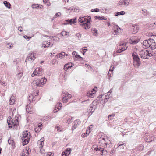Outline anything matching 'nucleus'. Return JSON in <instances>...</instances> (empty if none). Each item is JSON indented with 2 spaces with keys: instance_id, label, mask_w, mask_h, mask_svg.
Masks as SVG:
<instances>
[{
  "instance_id": "4c0bfd02",
  "label": "nucleus",
  "mask_w": 156,
  "mask_h": 156,
  "mask_svg": "<svg viewBox=\"0 0 156 156\" xmlns=\"http://www.w3.org/2000/svg\"><path fill=\"white\" fill-rule=\"evenodd\" d=\"M138 149L140 151H142L144 148V146L143 145H141L138 147Z\"/></svg>"
},
{
  "instance_id": "393cba45",
  "label": "nucleus",
  "mask_w": 156,
  "mask_h": 156,
  "mask_svg": "<svg viewBox=\"0 0 156 156\" xmlns=\"http://www.w3.org/2000/svg\"><path fill=\"white\" fill-rule=\"evenodd\" d=\"M44 140H43L42 139H41L38 140V144H39V148L41 147H42L43 146L44 144Z\"/></svg>"
},
{
  "instance_id": "4468645a",
  "label": "nucleus",
  "mask_w": 156,
  "mask_h": 156,
  "mask_svg": "<svg viewBox=\"0 0 156 156\" xmlns=\"http://www.w3.org/2000/svg\"><path fill=\"white\" fill-rule=\"evenodd\" d=\"M33 107L31 106V105L29 104V105H27L26 106V111L27 112L30 114H32L33 113Z\"/></svg>"
},
{
  "instance_id": "9d476101",
  "label": "nucleus",
  "mask_w": 156,
  "mask_h": 156,
  "mask_svg": "<svg viewBox=\"0 0 156 156\" xmlns=\"http://www.w3.org/2000/svg\"><path fill=\"white\" fill-rule=\"evenodd\" d=\"M53 45V43L48 41H44L42 44V47H44V48L51 47Z\"/></svg>"
},
{
  "instance_id": "49530a36",
  "label": "nucleus",
  "mask_w": 156,
  "mask_h": 156,
  "mask_svg": "<svg viewBox=\"0 0 156 156\" xmlns=\"http://www.w3.org/2000/svg\"><path fill=\"white\" fill-rule=\"evenodd\" d=\"M61 15V14L60 12H58L56 13L54 16V18H56L57 17H59Z\"/></svg>"
},
{
  "instance_id": "4be33fe9",
  "label": "nucleus",
  "mask_w": 156,
  "mask_h": 156,
  "mask_svg": "<svg viewBox=\"0 0 156 156\" xmlns=\"http://www.w3.org/2000/svg\"><path fill=\"white\" fill-rule=\"evenodd\" d=\"M36 96V95L34 97L32 95H31L30 96H29L28 97V98L29 101L30 102H31V101H35V96Z\"/></svg>"
},
{
  "instance_id": "bb28decb",
  "label": "nucleus",
  "mask_w": 156,
  "mask_h": 156,
  "mask_svg": "<svg viewBox=\"0 0 156 156\" xmlns=\"http://www.w3.org/2000/svg\"><path fill=\"white\" fill-rule=\"evenodd\" d=\"M62 94L63 95H66V96L67 97L68 99H70L71 98V95L66 91L62 92Z\"/></svg>"
},
{
  "instance_id": "69168bd1",
  "label": "nucleus",
  "mask_w": 156,
  "mask_h": 156,
  "mask_svg": "<svg viewBox=\"0 0 156 156\" xmlns=\"http://www.w3.org/2000/svg\"><path fill=\"white\" fill-rule=\"evenodd\" d=\"M98 151H102L103 148H101L100 147H98Z\"/></svg>"
},
{
  "instance_id": "c03bdc74",
  "label": "nucleus",
  "mask_w": 156,
  "mask_h": 156,
  "mask_svg": "<svg viewBox=\"0 0 156 156\" xmlns=\"http://www.w3.org/2000/svg\"><path fill=\"white\" fill-rule=\"evenodd\" d=\"M37 70H35L34 72L31 75V76L32 77H34L35 76H36V72H37Z\"/></svg>"
},
{
  "instance_id": "9b49d317",
  "label": "nucleus",
  "mask_w": 156,
  "mask_h": 156,
  "mask_svg": "<svg viewBox=\"0 0 156 156\" xmlns=\"http://www.w3.org/2000/svg\"><path fill=\"white\" fill-rule=\"evenodd\" d=\"M35 70H37V71L36 72V76H41L44 73V71L42 68L41 67L39 68H37Z\"/></svg>"
},
{
  "instance_id": "1a4fd4ad",
  "label": "nucleus",
  "mask_w": 156,
  "mask_h": 156,
  "mask_svg": "<svg viewBox=\"0 0 156 156\" xmlns=\"http://www.w3.org/2000/svg\"><path fill=\"white\" fill-rule=\"evenodd\" d=\"M81 123L80 120L77 119L75 120L73 123V125L72 127V130H74Z\"/></svg>"
},
{
  "instance_id": "a19ab883",
  "label": "nucleus",
  "mask_w": 156,
  "mask_h": 156,
  "mask_svg": "<svg viewBox=\"0 0 156 156\" xmlns=\"http://www.w3.org/2000/svg\"><path fill=\"white\" fill-rule=\"evenodd\" d=\"M91 11L92 12H98L99 11V9L98 8H96L95 9H92L91 10Z\"/></svg>"
},
{
  "instance_id": "0eeeda50",
  "label": "nucleus",
  "mask_w": 156,
  "mask_h": 156,
  "mask_svg": "<svg viewBox=\"0 0 156 156\" xmlns=\"http://www.w3.org/2000/svg\"><path fill=\"white\" fill-rule=\"evenodd\" d=\"M12 119H9H9H7V121L8 125V126L9 128H12V126H13L15 127L16 126L18 123V122L17 120H15L14 122H12Z\"/></svg>"
},
{
  "instance_id": "f8f14e48",
  "label": "nucleus",
  "mask_w": 156,
  "mask_h": 156,
  "mask_svg": "<svg viewBox=\"0 0 156 156\" xmlns=\"http://www.w3.org/2000/svg\"><path fill=\"white\" fill-rule=\"evenodd\" d=\"M16 99L15 98V96L12 95L9 100V104L12 105L16 104Z\"/></svg>"
},
{
  "instance_id": "bf43d9fd",
  "label": "nucleus",
  "mask_w": 156,
  "mask_h": 156,
  "mask_svg": "<svg viewBox=\"0 0 156 156\" xmlns=\"http://www.w3.org/2000/svg\"><path fill=\"white\" fill-rule=\"evenodd\" d=\"M55 129H57V130L58 131H62V130L61 129L60 127L58 126H56Z\"/></svg>"
},
{
  "instance_id": "8fccbe9b",
  "label": "nucleus",
  "mask_w": 156,
  "mask_h": 156,
  "mask_svg": "<svg viewBox=\"0 0 156 156\" xmlns=\"http://www.w3.org/2000/svg\"><path fill=\"white\" fill-rule=\"evenodd\" d=\"M95 108H93V107L92 106L90 107V108L89 109V110L92 113L94 111Z\"/></svg>"
},
{
  "instance_id": "79ce46f5",
  "label": "nucleus",
  "mask_w": 156,
  "mask_h": 156,
  "mask_svg": "<svg viewBox=\"0 0 156 156\" xmlns=\"http://www.w3.org/2000/svg\"><path fill=\"white\" fill-rule=\"evenodd\" d=\"M40 152L41 154H44L45 153V150L42 147L40 148Z\"/></svg>"
},
{
  "instance_id": "473e14b6",
  "label": "nucleus",
  "mask_w": 156,
  "mask_h": 156,
  "mask_svg": "<svg viewBox=\"0 0 156 156\" xmlns=\"http://www.w3.org/2000/svg\"><path fill=\"white\" fill-rule=\"evenodd\" d=\"M8 143L9 144H12V145L13 146H14L15 143L13 141V140H11L9 139L8 140Z\"/></svg>"
},
{
  "instance_id": "f03ea898",
  "label": "nucleus",
  "mask_w": 156,
  "mask_h": 156,
  "mask_svg": "<svg viewBox=\"0 0 156 156\" xmlns=\"http://www.w3.org/2000/svg\"><path fill=\"white\" fill-rule=\"evenodd\" d=\"M143 47L145 49L150 47L151 49L154 50L156 48V43L153 39H149L143 41Z\"/></svg>"
},
{
  "instance_id": "412c9836",
  "label": "nucleus",
  "mask_w": 156,
  "mask_h": 156,
  "mask_svg": "<svg viewBox=\"0 0 156 156\" xmlns=\"http://www.w3.org/2000/svg\"><path fill=\"white\" fill-rule=\"evenodd\" d=\"M28 150H29V147H26L25 150L23 152H22V155L23 156H27L28 155L29 151H28Z\"/></svg>"
},
{
  "instance_id": "72a5a7b5",
  "label": "nucleus",
  "mask_w": 156,
  "mask_h": 156,
  "mask_svg": "<svg viewBox=\"0 0 156 156\" xmlns=\"http://www.w3.org/2000/svg\"><path fill=\"white\" fill-rule=\"evenodd\" d=\"M125 12L124 11H121L120 12H118L116 13V14H115V16H117L119 15H124L125 14Z\"/></svg>"
},
{
  "instance_id": "cd10ccee",
  "label": "nucleus",
  "mask_w": 156,
  "mask_h": 156,
  "mask_svg": "<svg viewBox=\"0 0 156 156\" xmlns=\"http://www.w3.org/2000/svg\"><path fill=\"white\" fill-rule=\"evenodd\" d=\"M75 37L76 38V41H78L80 40V38H81V35L80 33H76Z\"/></svg>"
},
{
  "instance_id": "052dcab7",
  "label": "nucleus",
  "mask_w": 156,
  "mask_h": 156,
  "mask_svg": "<svg viewBox=\"0 0 156 156\" xmlns=\"http://www.w3.org/2000/svg\"><path fill=\"white\" fill-rule=\"evenodd\" d=\"M8 45L9 46V48H11L13 47V45L11 43H9L8 44Z\"/></svg>"
},
{
  "instance_id": "5fc2aeb1",
  "label": "nucleus",
  "mask_w": 156,
  "mask_h": 156,
  "mask_svg": "<svg viewBox=\"0 0 156 156\" xmlns=\"http://www.w3.org/2000/svg\"><path fill=\"white\" fill-rule=\"evenodd\" d=\"M0 83L2 85L4 86H5L6 85V83L3 81H2L1 80H0Z\"/></svg>"
},
{
  "instance_id": "39448f33",
  "label": "nucleus",
  "mask_w": 156,
  "mask_h": 156,
  "mask_svg": "<svg viewBox=\"0 0 156 156\" xmlns=\"http://www.w3.org/2000/svg\"><path fill=\"white\" fill-rule=\"evenodd\" d=\"M132 56L134 60L133 65L135 66L138 68L140 65V59L137 53L134 51L132 54Z\"/></svg>"
},
{
  "instance_id": "e2e57ef3",
  "label": "nucleus",
  "mask_w": 156,
  "mask_h": 156,
  "mask_svg": "<svg viewBox=\"0 0 156 156\" xmlns=\"http://www.w3.org/2000/svg\"><path fill=\"white\" fill-rule=\"evenodd\" d=\"M95 19H101V18H102V17L99 16H97L95 17Z\"/></svg>"
},
{
  "instance_id": "680f3d73",
  "label": "nucleus",
  "mask_w": 156,
  "mask_h": 156,
  "mask_svg": "<svg viewBox=\"0 0 156 156\" xmlns=\"http://www.w3.org/2000/svg\"><path fill=\"white\" fill-rule=\"evenodd\" d=\"M84 48H83L82 50H83V52H84V53H85L86 52V51L87 50V47H85Z\"/></svg>"
},
{
  "instance_id": "6e6d98bb",
  "label": "nucleus",
  "mask_w": 156,
  "mask_h": 156,
  "mask_svg": "<svg viewBox=\"0 0 156 156\" xmlns=\"http://www.w3.org/2000/svg\"><path fill=\"white\" fill-rule=\"evenodd\" d=\"M125 143H124L123 142H119L118 144V145L119 147V146H122L123 145H124V144Z\"/></svg>"
},
{
  "instance_id": "a18cd8bd",
  "label": "nucleus",
  "mask_w": 156,
  "mask_h": 156,
  "mask_svg": "<svg viewBox=\"0 0 156 156\" xmlns=\"http://www.w3.org/2000/svg\"><path fill=\"white\" fill-rule=\"evenodd\" d=\"M88 135L87 133L86 132L85 133H82L81 135L82 137H85Z\"/></svg>"
},
{
  "instance_id": "37998d69",
  "label": "nucleus",
  "mask_w": 156,
  "mask_h": 156,
  "mask_svg": "<svg viewBox=\"0 0 156 156\" xmlns=\"http://www.w3.org/2000/svg\"><path fill=\"white\" fill-rule=\"evenodd\" d=\"M58 105L57 106V109H58V110H59L62 107V104L60 103H58Z\"/></svg>"
},
{
  "instance_id": "6e6552de",
  "label": "nucleus",
  "mask_w": 156,
  "mask_h": 156,
  "mask_svg": "<svg viewBox=\"0 0 156 156\" xmlns=\"http://www.w3.org/2000/svg\"><path fill=\"white\" fill-rule=\"evenodd\" d=\"M113 30H114V33H115L114 34L115 35L119 34L122 32V30L117 25H114L113 28Z\"/></svg>"
},
{
  "instance_id": "6ab92c4d",
  "label": "nucleus",
  "mask_w": 156,
  "mask_h": 156,
  "mask_svg": "<svg viewBox=\"0 0 156 156\" xmlns=\"http://www.w3.org/2000/svg\"><path fill=\"white\" fill-rule=\"evenodd\" d=\"M132 30H133L132 31L133 33L135 34L139 30V28L137 25H135L132 26Z\"/></svg>"
},
{
  "instance_id": "2f4dec72",
  "label": "nucleus",
  "mask_w": 156,
  "mask_h": 156,
  "mask_svg": "<svg viewBox=\"0 0 156 156\" xmlns=\"http://www.w3.org/2000/svg\"><path fill=\"white\" fill-rule=\"evenodd\" d=\"M69 99H68L67 97L66 96V95H63L62 101L63 103H66L68 101V100Z\"/></svg>"
},
{
  "instance_id": "58836bf2",
  "label": "nucleus",
  "mask_w": 156,
  "mask_h": 156,
  "mask_svg": "<svg viewBox=\"0 0 156 156\" xmlns=\"http://www.w3.org/2000/svg\"><path fill=\"white\" fill-rule=\"evenodd\" d=\"M23 73L22 72H20L17 74V77L19 79H20L22 76Z\"/></svg>"
},
{
  "instance_id": "423d86ee",
  "label": "nucleus",
  "mask_w": 156,
  "mask_h": 156,
  "mask_svg": "<svg viewBox=\"0 0 156 156\" xmlns=\"http://www.w3.org/2000/svg\"><path fill=\"white\" fill-rule=\"evenodd\" d=\"M139 55L141 58L143 59H148L147 56L148 51L146 50H141L139 51Z\"/></svg>"
},
{
  "instance_id": "e433bc0d",
  "label": "nucleus",
  "mask_w": 156,
  "mask_h": 156,
  "mask_svg": "<svg viewBox=\"0 0 156 156\" xmlns=\"http://www.w3.org/2000/svg\"><path fill=\"white\" fill-rule=\"evenodd\" d=\"M107 153V151L106 150H104V149L102 150L101 151L102 155H105Z\"/></svg>"
},
{
  "instance_id": "7c9ffc66",
  "label": "nucleus",
  "mask_w": 156,
  "mask_h": 156,
  "mask_svg": "<svg viewBox=\"0 0 156 156\" xmlns=\"http://www.w3.org/2000/svg\"><path fill=\"white\" fill-rule=\"evenodd\" d=\"M92 31L93 34L95 36H97L98 34V30L95 28H92Z\"/></svg>"
},
{
  "instance_id": "603ef678",
  "label": "nucleus",
  "mask_w": 156,
  "mask_h": 156,
  "mask_svg": "<svg viewBox=\"0 0 156 156\" xmlns=\"http://www.w3.org/2000/svg\"><path fill=\"white\" fill-rule=\"evenodd\" d=\"M123 4V1H120L118 3L117 5L118 6L121 5Z\"/></svg>"
},
{
  "instance_id": "c9c22d12",
  "label": "nucleus",
  "mask_w": 156,
  "mask_h": 156,
  "mask_svg": "<svg viewBox=\"0 0 156 156\" xmlns=\"http://www.w3.org/2000/svg\"><path fill=\"white\" fill-rule=\"evenodd\" d=\"M40 5L38 4H33L32 5L31 7L33 8H36L39 7Z\"/></svg>"
},
{
  "instance_id": "13d9d810",
  "label": "nucleus",
  "mask_w": 156,
  "mask_h": 156,
  "mask_svg": "<svg viewBox=\"0 0 156 156\" xmlns=\"http://www.w3.org/2000/svg\"><path fill=\"white\" fill-rule=\"evenodd\" d=\"M59 40V38L58 37H54V40L55 41H58Z\"/></svg>"
},
{
  "instance_id": "5701e85b",
  "label": "nucleus",
  "mask_w": 156,
  "mask_h": 156,
  "mask_svg": "<svg viewBox=\"0 0 156 156\" xmlns=\"http://www.w3.org/2000/svg\"><path fill=\"white\" fill-rule=\"evenodd\" d=\"M140 40L139 39H136L134 40L130 39L129 43L131 44H135L138 43Z\"/></svg>"
},
{
  "instance_id": "ea45409f",
  "label": "nucleus",
  "mask_w": 156,
  "mask_h": 156,
  "mask_svg": "<svg viewBox=\"0 0 156 156\" xmlns=\"http://www.w3.org/2000/svg\"><path fill=\"white\" fill-rule=\"evenodd\" d=\"M118 48H119L118 49V50L117 51V53H120L123 51L122 50L123 48H120L119 46Z\"/></svg>"
},
{
  "instance_id": "a878e982",
  "label": "nucleus",
  "mask_w": 156,
  "mask_h": 156,
  "mask_svg": "<svg viewBox=\"0 0 156 156\" xmlns=\"http://www.w3.org/2000/svg\"><path fill=\"white\" fill-rule=\"evenodd\" d=\"M62 94L63 95H66V96L67 97L68 99H70L71 98V95L66 91L62 92Z\"/></svg>"
},
{
  "instance_id": "864d4df0",
  "label": "nucleus",
  "mask_w": 156,
  "mask_h": 156,
  "mask_svg": "<svg viewBox=\"0 0 156 156\" xmlns=\"http://www.w3.org/2000/svg\"><path fill=\"white\" fill-rule=\"evenodd\" d=\"M152 53H149L148 51V53H147V56L149 58V57H151L153 55V54L152 53Z\"/></svg>"
},
{
  "instance_id": "c85d7f7f",
  "label": "nucleus",
  "mask_w": 156,
  "mask_h": 156,
  "mask_svg": "<svg viewBox=\"0 0 156 156\" xmlns=\"http://www.w3.org/2000/svg\"><path fill=\"white\" fill-rule=\"evenodd\" d=\"M3 3L8 8L10 9L11 8V4L9 2L5 1Z\"/></svg>"
},
{
  "instance_id": "aec40b11",
  "label": "nucleus",
  "mask_w": 156,
  "mask_h": 156,
  "mask_svg": "<svg viewBox=\"0 0 156 156\" xmlns=\"http://www.w3.org/2000/svg\"><path fill=\"white\" fill-rule=\"evenodd\" d=\"M72 63H68L67 64H65L64 66V69L65 71H66V70H67L69 68H71V67H72Z\"/></svg>"
},
{
  "instance_id": "2eb2a0df",
  "label": "nucleus",
  "mask_w": 156,
  "mask_h": 156,
  "mask_svg": "<svg viewBox=\"0 0 156 156\" xmlns=\"http://www.w3.org/2000/svg\"><path fill=\"white\" fill-rule=\"evenodd\" d=\"M155 137H154L153 136H148L145 139L146 141L147 142H151L153 141H154Z\"/></svg>"
},
{
  "instance_id": "ddd939ff",
  "label": "nucleus",
  "mask_w": 156,
  "mask_h": 156,
  "mask_svg": "<svg viewBox=\"0 0 156 156\" xmlns=\"http://www.w3.org/2000/svg\"><path fill=\"white\" fill-rule=\"evenodd\" d=\"M71 151V149L68 148L63 152L62 154V156H68L70 154Z\"/></svg>"
},
{
  "instance_id": "3c124183",
  "label": "nucleus",
  "mask_w": 156,
  "mask_h": 156,
  "mask_svg": "<svg viewBox=\"0 0 156 156\" xmlns=\"http://www.w3.org/2000/svg\"><path fill=\"white\" fill-rule=\"evenodd\" d=\"M34 130L36 132H38L40 131L41 129L39 127H37L35 128Z\"/></svg>"
},
{
  "instance_id": "c756f323",
  "label": "nucleus",
  "mask_w": 156,
  "mask_h": 156,
  "mask_svg": "<svg viewBox=\"0 0 156 156\" xmlns=\"http://www.w3.org/2000/svg\"><path fill=\"white\" fill-rule=\"evenodd\" d=\"M123 5H124L125 6H127L128 5L129 3V0H123Z\"/></svg>"
},
{
  "instance_id": "7ed1b4c3",
  "label": "nucleus",
  "mask_w": 156,
  "mask_h": 156,
  "mask_svg": "<svg viewBox=\"0 0 156 156\" xmlns=\"http://www.w3.org/2000/svg\"><path fill=\"white\" fill-rule=\"evenodd\" d=\"M46 81L47 79L45 77L41 78V79H36L33 81L32 83V87L34 88L38 86L41 87L46 83Z\"/></svg>"
},
{
  "instance_id": "338daca9",
  "label": "nucleus",
  "mask_w": 156,
  "mask_h": 156,
  "mask_svg": "<svg viewBox=\"0 0 156 156\" xmlns=\"http://www.w3.org/2000/svg\"><path fill=\"white\" fill-rule=\"evenodd\" d=\"M67 10H68V11L69 10H74L73 8V7H70V8H68Z\"/></svg>"
},
{
  "instance_id": "f704fd0d",
  "label": "nucleus",
  "mask_w": 156,
  "mask_h": 156,
  "mask_svg": "<svg viewBox=\"0 0 156 156\" xmlns=\"http://www.w3.org/2000/svg\"><path fill=\"white\" fill-rule=\"evenodd\" d=\"M68 32L65 31H63L61 33L62 36L68 35Z\"/></svg>"
},
{
  "instance_id": "0e129e2a",
  "label": "nucleus",
  "mask_w": 156,
  "mask_h": 156,
  "mask_svg": "<svg viewBox=\"0 0 156 156\" xmlns=\"http://www.w3.org/2000/svg\"><path fill=\"white\" fill-rule=\"evenodd\" d=\"M72 55H73L74 56H75V57H76V56L77 55L76 52V51H73L72 52Z\"/></svg>"
},
{
  "instance_id": "20e7f679",
  "label": "nucleus",
  "mask_w": 156,
  "mask_h": 156,
  "mask_svg": "<svg viewBox=\"0 0 156 156\" xmlns=\"http://www.w3.org/2000/svg\"><path fill=\"white\" fill-rule=\"evenodd\" d=\"M23 136L22 140L23 141V145L24 146L29 142L30 138V133L26 131L24 132L23 134Z\"/></svg>"
},
{
  "instance_id": "09e8293b",
  "label": "nucleus",
  "mask_w": 156,
  "mask_h": 156,
  "mask_svg": "<svg viewBox=\"0 0 156 156\" xmlns=\"http://www.w3.org/2000/svg\"><path fill=\"white\" fill-rule=\"evenodd\" d=\"M113 69H114L113 66H110V69H109V72H108V74H109L110 73H109V72L110 71H111L112 72V71L113 70Z\"/></svg>"
},
{
  "instance_id": "774afa93",
  "label": "nucleus",
  "mask_w": 156,
  "mask_h": 156,
  "mask_svg": "<svg viewBox=\"0 0 156 156\" xmlns=\"http://www.w3.org/2000/svg\"><path fill=\"white\" fill-rule=\"evenodd\" d=\"M152 27H155L156 26V22L152 24Z\"/></svg>"
},
{
  "instance_id": "f3484780",
  "label": "nucleus",
  "mask_w": 156,
  "mask_h": 156,
  "mask_svg": "<svg viewBox=\"0 0 156 156\" xmlns=\"http://www.w3.org/2000/svg\"><path fill=\"white\" fill-rule=\"evenodd\" d=\"M127 43L128 42H124L122 44H120L119 45V46L120 47V48H123L122 50L123 51H124L126 50L128 48V46H126V45L127 44Z\"/></svg>"
},
{
  "instance_id": "b1692460",
  "label": "nucleus",
  "mask_w": 156,
  "mask_h": 156,
  "mask_svg": "<svg viewBox=\"0 0 156 156\" xmlns=\"http://www.w3.org/2000/svg\"><path fill=\"white\" fill-rule=\"evenodd\" d=\"M65 53L64 52H62L61 53L58 54L56 55V56L60 58H63L65 56Z\"/></svg>"
},
{
  "instance_id": "a211bd4d",
  "label": "nucleus",
  "mask_w": 156,
  "mask_h": 156,
  "mask_svg": "<svg viewBox=\"0 0 156 156\" xmlns=\"http://www.w3.org/2000/svg\"><path fill=\"white\" fill-rule=\"evenodd\" d=\"M76 18H74L73 19H71L70 20H66V21L67 22V23H65V24H70L72 25V24H74L76 23Z\"/></svg>"
},
{
  "instance_id": "de8ad7c7",
  "label": "nucleus",
  "mask_w": 156,
  "mask_h": 156,
  "mask_svg": "<svg viewBox=\"0 0 156 156\" xmlns=\"http://www.w3.org/2000/svg\"><path fill=\"white\" fill-rule=\"evenodd\" d=\"M115 115L114 114H112V115H108V118L109 119H111L112 118V117H113L115 116Z\"/></svg>"
},
{
  "instance_id": "dca6fc26",
  "label": "nucleus",
  "mask_w": 156,
  "mask_h": 156,
  "mask_svg": "<svg viewBox=\"0 0 156 156\" xmlns=\"http://www.w3.org/2000/svg\"><path fill=\"white\" fill-rule=\"evenodd\" d=\"M35 58V57L34 56V54L33 53H30L28 55V56L26 59V61L27 60L30 61H32V60H34Z\"/></svg>"
},
{
  "instance_id": "4d7b16f0",
  "label": "nucleus",
  "mask_w": 156,
  "mask_h": 156,
  "mask_svg": "<svg viewBox=\"0 0 156 156\" xmlns=\"http://www.w3.org/2000/svg\"><path fill=\"white\" fill-rule=\"evenodd\" d=\"M23 29L22 28V27L21 26H19L18 27V30L20 32H22L23 31Z\"/></svg>"
},
{
  "instance_id": "f257e3e1",
  "label": "nucleus",
  "mask_w": 156,
  "mask_h": 156,
  "mask_svg": "<svg viewBox=\"0 0 156 156\" xmlns=\"http://www.w3.org/2000/svg\"><path fill=\"white\" fill-rule=\"evenodd\" d=\"M91 20V17L86 16L80 17L78 20L79 22H80V25L83 27L85 29H87L90 27V22Z\"/></svg>"
}]
</instances>
